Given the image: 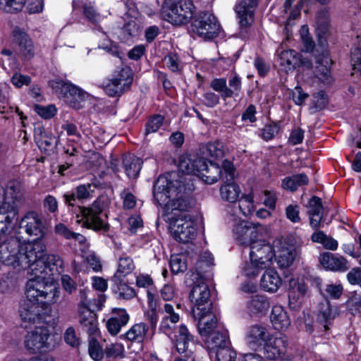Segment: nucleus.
I'll return each mask as SVG.
<instances>
[{
  "mask_svg": "<svg viewBox=\"0 0 361 361\" xmlns=\"http://www.w3.org/2000/svg\"><path fill=\"white\" fill-rule=\"evenodd\" d=\"M183 181L176 173L160 176L154 185V197L157 203L164 206V214L170 222L173 237L183 243L194 239L197 235L196 224L183 212L191 207L190 202L183 198Z\"/></svg>",
  "mask_w": 361,
  "mask_h": 361,
  "instance_id": "f257e3e1",
  "label": "nucleus"
},
{
  "mask_svg": "<svg viewBox=\"0 0 361 361\" xmlns=\"http://www.w3.org/2000/svg\"><path fill=\"white\" fill-rule=\"evenodd\" d=\"M207 280L209 284L204 288V337L207 341V350L212 360L216 361H235L236 352L231 347L230 342L225 334L220 333L217 328L218 310L215 302L217 291L210 280L213 274L208 271Z\"/></svg>",
  "mask_w": 361,
  "mask_h": 361,
  "instance_id": "f03ea898",
  "label": "nucleus"
},
{
  "mask_svg": "<svg viewBox=\"0 0 361 361\" xmlns=\"http://www.w3.org/2000/svg\"><path fill=\"white\" fill-rule=\"evenodd\" d=\"M46 247L39 240L20 246L16 263L20 268H29L39 277H47L51 281L52 276L64 271L63 261L56 255H45Z\"/></svg>",
  "mask_w": 361,
  "mask_h": 361,
  "instance_id": "7ed1b4c3",
  "label": "nucleus"
},
{
  "mask_svg": "<svg viewBox=\"0 0 361 361\" xmlns=\"http://www.w3.org/2000/svg\"><path fill=\"white\" fill-rule=\"evenodd\" d=\"M23 202L22 183L17 180H9L4 190V201L0 205V231L13 230L19 208Z\"/></svg>",
  "mask_w": 361,
  "mask_h": 361,
  "instance_id": "20e7f679",
  "label": "nucleus"
},
{
  "mask_svg": "<svg viewBox=\"0 0 361 361\" xmlns=\"http://www.w3.org/2000/svg\"><path fill=\"white\" fill-rule=\"evenodd\" d=\"M274 257L273 244L258 240L250 245V258L244 263L242 271L247 277H255L271 265Z\"/></svg>",
  "mask_w": 361,
  "mask_h": 361,
  "instance_id": "39448f33",
  "label": "nucleus"
},
{
  "mask_svg": "<svg viewBox=\"0 0 361 361\" xmlns=\"http://www.w3.org/2000/svg\"><path fill=\"white\" fill-rule=\"evenodd\" d=\"M27 269L30 277L26 283V299L39 302L45 305H51L57 302L60 291L56 285L51 283L47 277H39L29 268Z\"/></svg>",
  "mask_w": 361,
  "mask_h": 361,
  "instance_id": "423d86ee",
  "label": "nucleus"
},
{
  "mask_svg": "<svg viewBox=\"0 0 361 361\" xmlns=\"http://www.w3.org/2000/svg\"><path fill=\"white\" fill-rule=\"evenodd\" d=\"M195 8L190 0H165L161 13L171 24L183 25L192 18Z\"/></svg>",
  "mask_w": 361,
  "mask_h": 361,
  "instance_id": "0eeeda50",
  "label": "nucleus"
},
{
  "mask_svg": "<svg viewBox=\"0 0 361 361\" xmlns=\"http://www.w3.org/2000/svg\"><path fill=\"white\" fill-rule=\"evenodd\" d=\"M104 202L97 199L89 207H78L74 212L77 223H82L83 226L94 231L106 228V224L103 213Z\"/></svg>",
  "mask_w": 361,
  "mask_h": 361,
  "instance_id": "6e6552de",
  "label": "nucleus"
},
{
  "mask_svg": "<svg viewBox=\"0 0 361 361\" xmlns=\"http://www.w3.org/2000/svg\"><path fill=\"white\" fill-rule=\"evenodd\" d=\"M190 280L192 286L189 294L191 305V315L196 323L199 333L203 331L202 319H203V275L200 271L191 272Z\"/></svg>",
  "mask_w": 361,
  "mask_h": 361,
  "instance_id": "1a4fd4ad",
  "label": "nucleus"
},
{
  "mask_svg": "<svg viewBox=\"0 0 361 361\" xmlns=\"http://www.w3.org/2000/svg\"><path fill=\"white\" fill-rule=\"evenodd\" d=\"M273 250L278 266L288 268L298 257L300 248L293 237L287 236L275 239L273 241Z\"/></svg>",
  "mask_w": 361,
  "mask_h": 361,
  "instance_id": "9d476101",
  "label": "nucleus"
},
{
  "mask_svg": "<svg viewBox=\"0 0 361 361\" xmlns=\"http://www.w3.org/2000/svg\"><path fill=\"white\" fill-rule=\"evenodd\" d=\"M222 169L224 183L219 189L220 196L225 201L231 203L235 202L241 192L239 185L233 181L236 177L235 169L233 164L228 160L223 161Z\"/></svg>",
  "mask_w": 361,
  "mask_h": 361,
  "instance_id": "9b49d317",
  "label": "nucleus"
},
{
  "mask_svg": "<svg viewBox=\"0 0 361 361\" xmlns=\"http://www.w3.org/2000/svg\"><path fill=\"white\" fill-rule=\"evenodd\" d=\"M25 348L32 353L51 351L55 345L51 343L50 332L47 327L37 326L27 333L25 339Z\"/></svg>",
  "mask_w": 361,
  "mask_h": 361,
  "instance_id": "f8f14e48",
  "label": "nucleus"
},
{
  "mask_svg": "<svg viewBox=\"0 0 361 361\" xmlns=\"http://www.w3.org/2000/svg\"><path fill=\"white\" fill-rule=\"evenodd\" d=\"M133 73L129 68H122L115 71L108 83L104 85V91L110 97L121 95L131 85Z\"/></svg>",
  "mask_w": 361,
  "mask_h": 361,
  "instance_id": "ddd939ff",
  "label": "nucleus"
},
{
  "mask_svg": "<svg viewBox=\"0 0 361 361\" xmlns=\"http://www.w3.org/2000/svg\"><path fill=\"white\" fill-rule=\"evenodd\" d=\"M49 85L56 93L63 94L74 108H79L80 102L85 99V92L69 82L52 80L49 81Z\"/></svg>",
  "mask_w": 361,
  "mask_h": 361,
  "instance_id": "4468645a",
  "label": "nucleus"
},
{
  "mask_svg": "<svg viewBox=\"0 0 361 361\" xmlns=\"http://www.w3.org/2000/svg\"><path fill=\"white\" fill-rule=\"evenodd\" d=\"M263 227L259 224L240 221L234 226L233 232L235 238L243 245H249L258 240L262 235Z\"/></svg>",
  "mask_w": 361,
  "mask_h": 361,
  "instance_id": "2eb2a0df",
  "label": "nucleus"
},
{
  "mask_svg": "<svg viewBox=\"0 0 361 361\" xmlns=\"http://www.w3.org/2000/svg\"><path fill=\"white\" fill-rule=\"evenodd\" d=\"M13 230L0 231V261H11L15 267H18L16 261L20 247L16 238H8V235Z\"/></svg>",
  "mask_w": 361,
  "mask_h": 361,
  "instance_id": "dca6fc26",
  "label": "nucleus"
},
{
  "mask_svg": "<svg viewBox=\"0 0 361 361\" xmlns=\"http://www.w3.org/2000/svg\"><path fill=\"white\" fill-rule=\"evenodd\" d=\"M310 281V278L304 276L290 280L288 295L290 309L296 310L300 307V299L307 294L309 290Z\"/></svg>",
  "mask_w": 361,
  "mask_h": 361,
  "instance_id": "f3484780",
  "label": "nucleus"
},
{
  "mask_svg": "<svg viewBox=\"0 0 361 361\" xmlns=\"http://www.w3.org/2000/svg\"><path fill=\"white\" fill-rule=\"evenodd\" d=\"M256 4V0H242L235 7V11L239 19L240 37H245L246 29L253 22L254 8Z\"/></svg>",
  "mask_w": 361,
  "mask_h": 361,
  "instance_id": "a211bd4d",
  "label": "nucleus"
},
{
  "mask_svg": "<svg viewBox=\"0 0 361 361\" xmlns=\"http://www.w3.org/2000/svg\"><path fill=\"white\" fill-rule=\"evenodd\" d=\"M12 41L18 47L20 54L26 59L35 56V47L32 40L27 33L19 27L13 29Z\"/></svg>",
  "mask_w": 361,
  "mask_h": 361,
  "instance_id": "6ab92c4d",
  "label": "nucleus"
},
{
  "mask_svg": "<svg viewBox=\"0 0 361 361\" xmlns=\"http://www.w3.org/2000/svg\"><path fill=\"white\" fill-rule=\"evenodd\" d=\"M20 228L30 236L39 238L44 235V225L41 216L36 212L27 213L20 221Z\"/></svg>",
  "mask_w": 361,
  "mask_h": 361,
  "instance_id": "aec40b11",
  "label": "nucleus"
},
{
  "mask_svg": "<svg viewBox=\"0 0 361 361\" xmlns=\"http://www.w3.org/2000/svg\"><path fill=\"white\" fill-rule=\"evenodd\" d=\"M246 312L250 317H261L264 316L270 307L269 298L263 295L250 296L246 302Z\"/></svg>",
  "mask_w": 361,
  "mask_h": 361,
  "instance_id": "412c9836",
  "label": "nucleus"
},
{
  "mask_svg": "<svg viewBox=\"0 0 361 361\" xmlns=\"http://www.w3.org/2000/svg\"><path fill=\"white\" fill-rule=\"evenodd\" d=\"M287 339L285 336L269 338L264 346V356L270 360L280 359L285 355Z\"/></svg>",
  "mask_w": 361,
  "mask_h": 361,
  "instance_id": "4be33fe9",
  "label": "nucleus"
},
{
  "mask_svg": "<svg viewBox=\"0 0 361 361\" xmlns=\"http://www.w3.org/2000/svg\"><path fill=\"white\" fill-rule=\"evenodd\" d=\"M45 304L25 299L20 304L19 313L21 319L25 322H35L40 319Z\"/></svg>",
  "mask_w": 361,
  "mask_h": 361,
  "instance_id": "5701e85b",
  "label": "nucleus"
},
{
  "mask_svg": "<svg viewBox=\"0 0 361 361\" xmlns=\"http://www.w3.org/2000/svg\"><path fill=\"white\" fill-rule=\"evenodd\" d=\"M339 315V310L337 306H333L329 301L322 304L317 314V322L324 326V331L329 329L333 321Z\"/></svg>",
  "mask_w": 361,
  "mask_h": 361,
  "instance_id": "b1692460",
  "label": "nucleus"
},
{
  "mask_svg": "<svg viewBox=\"0 0 361 361\" xmlns=\"http://www.w3.org/2000/svg\"><path fill=\"white\" fill-rule=\"evenodd\" d=\"M78 320L80 325L90 335H96L98 331L96 314L90 307L78 309Z\"/></svg>",
  "mask_w": 361,
  "mask_h": 361,
  "instance_id": "393cba45",
  "label": "nucleus"
},
{
  "mask_svg": "<svg viewBox=\"0 0 361 361\" xmlns=\"http://www.w3.org/2000/svg\"><path fill=\"white\" fill-rule=\"evenodd\" d=\"M319 262L326 269L334 271H345L348 269L347 260L341 256H336L331 252L320 255Z\"/></svg>",
  "mask_w": 361,
  "mask_h": 361,
  "instance_id": "a878e982",
  "label": "nucleus"
},
{
  "mask_svg": "<svg viewBox=\"0 0 361 361\" xmlns=\"http://www.w3.org/2000/svg\"><path fill=\"white\" fill-rule=\"evenodd\" d=\"M278 61L281 70L288 72L300 64V54L293 49L278 51Z\"/></svg>",
  "mask_w": 361,
  "mask_h": 361,
  "instance_id": "bb28decb",
  "label": "nucleus"
},
{
  "mask_svg": "<svg viewBox=\"0 0 361 361\" xmlns=\"http://www.w3.org/2000/svg\"><path fill=\"white\" fill-rule=\"evenodd\" d=\"M270 320L274 329L280 331L287 330L291 323L287 312L280 305L272 307Z\"/></svg>",
  "mask_w": 361,
  "mask_h": 361,
  "instance_id": "cd10ccee",
  "label": "nucleus"
},
{
  "mask_svg": "<svg viewBox=\"0 0 361 361\" xmlns=\"http://www.w3.org/2000/svg\"><path fill=\"white\" fill-rule=\"evenodd\" d=\"M317 63L318 65L315 69L316 77L322 82L330 83L331 81L330 66L332 62L327 50L323 51L317 59Z\"/></svg>",
  "mask_w": 361,
  "mask_h": 361,
  "instance_id": "c85d7f7f",
  "label": "nucleus"
},
{
  "mask_svg": "<svg viewBox=\"0 0 361 361\" xmlns=\"http://www.w3.org/2000/svg\"><path fill=\"white\" fill-rule=\"evenodd\" d=\"M114 314L109 318L106 324L108 331L113 336L118 334L123 326H125L129 321V315L123 309H114Z\"/></svg>",
  "mask_w": 361,
  "mask_h": 361,
  "instance_id": "c756f323",
  "label": "nucleus"
},
{
  "mask_svg": "<svg viewBox=\"0 0 361 361\" xmlns=\"http://www.w3.org/2000/svg\"><path fill=\"white\" fill-rule=\"evenodd\" d=\"M35 139L38 147L44 151L53 149L57 143L56 137L51 133L45 131L42 126L35 128Z\"/></svg>",
  "mask_w": 361,
  "mask_h": 361,
  "instance_id": "7c9ffc66",
  "label": "nucleus"
},
{
  "mask_svg": "<svg viewBox=\"0 0 361 361\" xmlns=\"http://www.w3.org/2000/svg\"><path fill=\"white\" fill-rule=\"evenodd\" d=\"M203 161L202 159H193L191 157L183 156L179 161V170L186 174H192L202 178V167Z\"/></svg>",
  "mask_w": 361,
  "mask_h": 361,
  "instance_id": "2f4dec72",
  "label": "nucleus"
},
{
  "mask_svg": "<svg viewBox=\"0 0 361 361\" xmlns=\"http://www.w3.org/2000/svg\"><path fill=\"white\" fill-rule=\"evenodd\" d=\"M282 280L276 271L267 270L260 280V286L264 291L274 293L281 286Z\"/></svg>",
  "mask_w": 361,
  "mask_h": 361,
  "instance_id": "473e14b6",
  "label": "nucleus"
},
{
  "mask_svg": "<svg viewBox=\"0 0 361 361\" xmlns=\"http://www.w3.org/2000/svg\"><path fill=\"white\" fill-rule=\"evenodd\" d=\"M310 224L313 228L320 226L323 216L322 200L317 197H312L308 202Z\"/></svg>",
  "mask_w": 361,
  "mask_h": 361,
  "instance_id": "72a5a7b5",
  "label": "nucleus"
},
{
  "mask_svg": "<svg viewBox=\"0 0 361 361\" xmlns=\"http://www.w3.org/2000/svg\"><path fill=\"white\" fill-rule=\"evenodd\" d=\"M223 32L217 18L212 13H204V40L221 36Z\"/></svg>",
  "mask_w": 361,
  "mask_h": 361,
  "instance_id": "f704fd0d",
  "label": "nucleus"
},
{
  "mask_svg": "<svg viewBox=\"0 0 361 361\" xmlns=\"http://www.w3.org/2000/svg\"><path fill=\"white\" fill-rule=\"evenodd\" d=\"M142 161L137 157L128 154L123 157V166L129 178H137L142 169Z\"/></svg>",
  "mask_w": 361,
  "mask_h": 361,
  "instance_id": "c9c22d12",
  "label": "nucleus"
},
{
  "mask_svg": "<svg viewBox=\"0 0 361 361\" xmlns=\"http://www.w3.org/2000/svg\"><path fill=\"white\" fill-rule=\"evenodd\" d=\"M123 278L112 277V289L119 299L130 300L135 297V293L133 288L128 286L123 280Z\"/></svg>",
  "mask_w": 361,
  "mask_h": 361,
  "instance_id": "e433bc0d",
  "label": "nucleus"
},
{
  "mask_svg": "<svg viewBox=\"0 0 361 361\" xmlns=\"http://www.w3.org/2000/svg\"><path fill=\"white\" fill-rule=\"evenodd\" d=\"M149 330L147 324L140 322L134 324L124 334L125 338L131 342L141 343L144 341Z\"/></svg>",
  "mask_w": 361,
  "mask_h": 361,
  "instance_id": "4c0bfd02",
  "label": "nucleus"
},
{
  "mask_svg": "<svg viewBox=\"0 0 361 361\" xmlns=\"http://www.w3.org/2000/svg\"><path fill=\"white\" fill-rule=\"evenodd\" d=\"M91 184L80 185L75 188V192L63 195L65 203L68 206L73 207V202L78 200L87 199L90 196Z\"/></svg>",
  "mask_w": 361,
  "mask_h": 361,
  "instance_id": "58836bf2",
  "label": "nucleus"
},
{
  "mask_svg": "<svg viewBox=\"0 0 361 361\" xmlns=\"http://www.w3.org/2000/svg\"><path fill=\"white\" fill-rule=\"evenodd\" d=\"M193 337L190 334L188 328L184 325H180L178 334L176 336V347L179 353H184L188 349V342L192 341Z\"/></svg>",
  "mask_w": 361,
  "mask_h": 361,
  "instance_id": "ea45409f",
  "label": "nucleus"
},
{
  "mask_svg": "<svg viewBox=\"0 0 361 361\" xmlns=\"http://www.w3.org/2000/svg\"><path fill=\"white\" fill-rule=\"evenodd\" d=\"M309 179L305 173H299L286 177L282 180L281 186L285 190L295 191L298 187L307 185Z\"/></svg>",
  "mask_w": 361,
  "mask_h": 361,
  "instance_id": "a19ab883",
  "label": "nucleus"
},
{
  "mask_svg": "<svg viewBox=\"0 0 361 361\" xmlns=\"http://www.w3.org/2000/svg\"><path fill=\"white\" fill-rule=\"evenodd\" d=\"M247 338L250 343L261 345L262 342L265 343L268 341L269 334L265 327L255 325L250 329L247 333Z\"/></svg>",
  "mask_w": 361,
  "mask_h": 361,
  "instance_id": "79ce46f5",
  "label": "nucleus"
},
{
  "mask_svg": "<svg viewBox=\"0 0 361 361\" xmlns=\"http://www.w3.org/2000/svg\"><path fill=\"white\" fill-rule=\"evenodd\" d=\"M223 156V145L218 141L209 143L204 149V161L207 159L208 163L211 161L212 163H216V161L221 159Z\"/></svg>",
  "mask_w": 361,
  "mask_h": 361,
  "instance_id": "37998d69",
  "label": "nucleus"
},
{
  "mask_svg": "<svg viewBox=\"0 0 361 361\" xmlns=\"http://www.w3.org/2000/svg\"><path fill=\"white\" fill-rule=\"evenodd\" d=\"M317 25L316 32L318 42L322 47L324 48L327 45V39L329 37V21L327 17H318L317 19Z\"/></svg>",
  "mask_w": 361,
  "mask_h": 361,
  "instance_id": "c03bdc74",
  "label": "nucleus"
},
{
  "mask_svg": "<svg viewBox=\"0 0 361 361\" xmlns=\"http://www.w3.org/2000/svg\"><path fill=\"white\" fill-rule=\"evenodd\" d=\"M209 164V165L204 161V183L213 184L219 180L222 171L217 163H212L211 161Z\"/></svg>",
  "mask_w": 361,
  "mask_h": 361,
  "instance_id": "a18cd8bd",
  "label": "nucleus"
},
{
  "mask_svg": "<svg viewBox=\"0 0 361 361\" xmlns=\"http://www.w3.org/2000/svg\"><path fill=\"white\" fill-rule=\"evenodd\" d=\"M343 290V286L340 283L332 282L325 284L324 287L320 289L321 294L326 299H338Z\"/></svg>",
  "mask_w": 361,
  "mask_h": 361,
  "instance_id": "49530a36",
  "label": "nucleus"
},
{
  "mask_svg": "<svg viewBox=\"0 0 361 361\" xmlns=\"http://www.w3.org/2000/svg\"><path fill=\"white\" fill-rule=\"evenodd\" d=\"M135 269L133 259L129 257H122L118 260V269L114 276L124 278L130 274Z\"/></svg>",
  "mask_w": 361,
  "mask_h": 361,
  "instance_id": "de8ad7c7",
  "label": "nucleus"
},
{
  "mask_svg": "<svg viewBox=\"0 0 361 361\" xmlns=\"http://www.w3.org/2000/svg\"><path fill=\"white\" fill-rule=\"evenodd\" d=\"M89 354L95 361H100L103 358L104 353L102 348L99 345L97 338L94 337L90 338Z\"/></svg>",
  "mask_w": 361,
  "mask_h": 361,
  "instance_id": "09e8293b",
  "label": "nucleus"
},
{
  "mask_svg": "<svg viewBox=\"0 0 361 361\" xmlns=\"http://www.w3.org/2000/svg\"><path fill=\"white\" fill-rule=\"evenodd\" d=\"M211 87L217 92H221L225 97L233 96V91L226 87V80L224 78L214 79L211 82Z\"/></svg>",
  "mask_w": 361,
  "mask_h": 361,
  "instance_id": "8fccbe9b",
  "label": "nucleus"
},
{
  "mask_svg": "<svg viewBox=\"0 0 361 361\" xmlns=\"http://www.w3.org/2000/svg\"><path fill=\"white\" fill-rule=\"evenodd\" d=\"M170 267L171 271L176 274L184 272L187 269L185 260L182 259L181 256L178 255H171L170 259Z\"/></svg>",
  "mask_w": 361,
  "mask_h": 361,
  "instance_id": "3c124183",
  "label": "nucleus"
},
{
  "mask_svg": "<svg viewBox=\"0 0 361 361\" xmlns=\"http://www.w3.org/2000/svg\"><path fill=\"white\" fill-rule=\"evenodd\" d=\"M25 3V0H0V8L7 12L20 10Z\"/></svg>",
  "mask_w": 361,
  "mask_h": 361,
  "instance_id": "603ef678",
  "label": "nucleus"
},
{
  "mask_svg": "<svg viewBox=\"0 0 361 361\" xmlns=\"http://www.w3.org/2000/svg\"><path fill=\"white\" fill-rule=\"evenodd\" d=\"M164 117L161 115L152 116L146 124L145 134L157 132L162 126Z\"/></svg>",
  "mask_w": 361,
  "mask_h": 361,
  "instance_id": "864d4df0",
  "label": "nucleus"
},
{
  "mask_svg": "<svg viewBox=\"0 0 361 361\" xmlns=\"http://www.w3.org/2000/svg\"><path fill=\"white\" fill-rule=\"evenodd\" d=\"M254 207L252 197L250 195L243 197L239 202V209L245 216L252 214L254 211Z\"/></svg>",
  "mask_w": 361,
  "mask_h": 361,
  "instance_id": "5fc2aeb1",
  "label": "nucleus"
},
{
  "mask_svg": "<svg viewBox=\"0 0 361 361\" xmlns=\"http://www.w3.org/2000/svg\"><path fill=\"white\" fill-rule=\"evenodd\" d=\"M35 110L37 114L46 119L51 118L56 113V109L53 105H49L47 106L35 105Z\"/></svg>",
  "mask_w": 361,
  "mask_h": 361,
  "instance_id": "6e6d98bb",
  "label": "nucleus"
},
{
  "mask_svg": "<svg viewBox=\"0 0 361 361\" xmlns=\"http://www.w3.org/2000/svg\"><path fill=\"white\" fill-rule=\"evenodd\" d=\"M166 66L172 71H178L180 68V63L178 57L175 54H169L164 58Z\"/></svg>",
  "mask_w": 361,
  "mask_h": 361,
  "instance_id": "4d7b16f0",
  "label": "nucleus"
},
{
  "mask_svg": "<svg viewBox=\"0 0 361 361\" xmlns=\"http://www.w3.org/2000/svg\"><path fill=\"white\" fill-rule=\"evenodd\" d=\"M64 340L67 344L72 347H78L80 339L77 337L75 331L73 327H68L64 333Z\"/></svg>",
  "mask_w": 361,
  "mask_h": 361,
  "instance_id": "13d9d810",
  "label": "nucleus"
},
{
  "mask_svg": "<svg viewBox=\"0 0 361 361\" xmlns=\"http://www.w3.org/2000/svg\"><path fill=\"white\" fill-rule=\"evenodd\" d=\"M164 310L165 312V316L164 318H167L170 320V322L172 324H176L180 320V315L178 313L176 312L174 308L172 305L169 303H166L164 305Z\"/></svg>",
  "mask_w": 361,
  "mask_h": 361,
  "instance_id": "bf43d9fd",
  "label": "nucleus"
},
{
  "mask_svg": "<svg viewBox=\"0 0 361 361\" xmlns=\"http://www.w3.org/2000/svg\"><path fill=\"white\" fill-rule=\"evenodd\" d=\"M83 12L86 18L92 23L100 21L102 17L91 4H85Z\"/></svg>",
  "mask_w": 361,
  "mask_h": 361,
  "instance_id": "052dcab7",
  "label": "nucleus"
},
{
  "mask_svg": "<svg viewBox=\"0 0 361 361\" xmlns=\"http://www.w3.org/2000/svg\"><path fill=\"white\" fill-rule=\"evenodd\" d=\"M61 285L64 290L71 294L75 291L77 286L75 282L71 278L70 276L65 274L61 279Z\"/></svg>",
  "mask_w": 361,
  "mask_h": 361,
  "instance_id": "680f3d73",
  "label": "nucleus"
},
{
  "mask_svg": "<svg viewBox=\"0 0 361 361\" xmlns=\"http://www.w3.org/2000/svg\"><path fill=\"white\" fill-rule=\"evenodd\" d=\"M264 204L269 209L274 210L276 207V194L274 191L264 190Z\"/></svg>",
  "mask_w": 361,
  "mask_h": 361,
  "instance_id": "e2e57ef3",
  "label": "nucleus"
},
{
  "mask_svg": "<svg viewBox=\"0 0 361 361\" xmlns=\"http://www.w3.org/2000/svg\"><path fill=\"white\" fill-rule=\"evenodd\" d=\"M308 96L300 87H295L292 92L293 100L297 105L302 104Z\"/></svg>",
  "mask_w": 361,
  "mask_h": 361,
  "instance_id": "0e129e2a",
  "label": "nucleus"
},
{
  "mask_svg": "<svg viewBox=\"0 0 361 361\" xmlns=\"http://www.w3.org/2000/svg\"><path fill=\"white\" fill-rule=\"evenodd\" d=\"M351 61L353 70L361 72V44L351 52Z\"/></svg>",
  "mask_w": 361,
  "mask_h": 361,
  "instance_id": "69168bd1",
  "label": "nucleus"
},
{
  "mask_svg": "<svg viewBox=\"0 0 361 361\" xmlns=\"http://www.w3.org/2000/svg\"><path fill=\"white\" fill-rule=\"evenodd\" d=\"M286 217L293 223H298L300 221L299 208L296 205H289L286 209Z\"/></svg>",
  "mask_w": 361,
  "mask_h": 361,
  "instance_id": "338daca9",
  "label": "nucleus"
},
{
  "mask_svg": "<svg viewBox=\"0 0 361 361\" xmlns=\"http://www.w3.org/2000/svg\"><path fill=\"white\" fill-rule=\"evenodd\" d=\"M55 233L67 239L71 240V237H73V231H71L65 224L62 223L56 224L54 227Z\"/></svg>",
  "mask_w": 361,
  "mask_h": 361,
  "instance_id": "774afa93",
  "label": "nucleus"
}]
</instances>
